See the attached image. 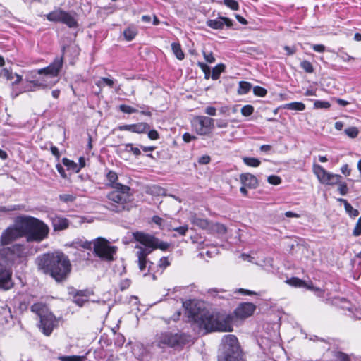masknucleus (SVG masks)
<instances>
[{"mask_svg": "<svg viewBox=\"0 0 361 361\" xmlns=\"http://www.w3.org/2000/svg\"><path fill=\"white\" fill-rule=\"evenodd\" d=\"M38 269L56 282L66 281L71 271L68 257L61 252L44 254L37 258Z\"/></svg>", "mask_w": 361, "mask_h": 361, "instance_id": "f257e3e1", "label": "nucleus"}, {"mask_svg": "<svg viewBox=\"0 0 361 361\" xmlns=\"http://www.w3.org/2000/svg\"><path fill=\"white\" fill-rule=\"evenodd\" d=\"M190 317L200 329L206 333L212 331L230 332L233 331V317L227 314H211L209 312L190 311Z\"/></svg>", "mask_w": 361, "mask_h": 361, "instance_id": "f03ea898", "label": "nucleus"}, {"mask_svg": "<svg viewBox=\"0 0 361 361\" xmlns=\"http://www.w3.org/2000/svg\"><path fill=\"white\" fill-rule=\"evenodd\" d=\"M21 216L27 242L40 243L47 238L49 228L44 221L31 216Z\"/></svg>", "mask_w": 361, "mask_h": 361, "instance_id": "7ed1b4c3", "label": "nucleus"}, {"mask_svg": "<svg viewBox=\"0 0 361 361\" xmlns=\"http://www.w3.org/2000/svg\"><path fill=\"white\" fill-rule=\"evenodd\" d=\"M218 361H247L235 335L228 334L222 338Z\"/></svg>", "mask_w": 361, "mask_h": 361, "instance_id": "20e7f679", "label": "nucleus"}, {"mask_svg": "<svg viewBox=\"0 0 361 361\" xmlns=\"http://www.w3.org/2000/svg\"><path fill=\"white\" fill-rule=\"evenodd\" d=\"M115 190L111 191L107 195L108 202L106 208L115 212H121L129 210L128 203L130 202V188L128 185L117 184Z\"/></svg>", "mask_w": 361, "mask_h": 361, "instance_id": "39448f33", "label": "nucleus"}, {"mask_svg": "<svg viewBox=\"0 0 361 361\" xmlns=\"http://www.w3.org/2000/svg\"><path fill=\"white\" fill-rule=\"evenodd\" d=\"M189 341V336L183 333L161 331L156 335L155 343L160 348L183 346Z\"/></svg>", "mask_w": 361, "mask_h": 361, "instance_id": "423d86ee", "label": "nucleus"}, {"mask_svg": "<svg viewBox=\"0 0 361 361\" xmlns=\"http://www.w3.org/2000/svg\"><path fill=\"white\" fill-rule=\"evenodd\" d=\"M117 252V247L111 245L109 242L102 237L93 240V252L101 260L112 262L115 259L114 255Z\"/></svg>", "mask_w": 361, "mask_h": 361, "instance_id": "0eeeda50", "label": "nucleus"}, {"mask_svg": "<svg viewBox=\"0 0 361 361\" xmlns=\"http://www.w3.org/2000/svg\"><path fill=\"white\" fill-rule=\"evenodd\" d=\"M25 237L22 216L16 217L13 225L5 229L0 237V244L7 245L16 240Z\"/></svg>", "mask_w": 361, "mask_h": 361, "instance_id": "6e6552de", "label": "nucleus"}, {"mask_svg": "<svg viewBox=\"0 0 361 361\" xmlns=\"http://www.w3.org/2000/svg\"><path fill=\"white\" fill-rule=\"evenodd\" d=\"M4 250H8L7 255L11 264L21 263L26 259L28 255L32 254L27 246L18 243L9 247H4Z\"/></svg>", "mask_w": 361, "mask_h": 361, "instance_id": "1a4fd4ad", "label": "nucleus"}, {"mask_svg": "<svg viewBox=\"0 0 361 361\" xmlns=\"http://www.w3.org/2000/svg\"><path fill=\"white\" fill-rule=\"evenodd\" d=\"M313 171L314 173L317 176L319 182L324 185H337L342 178L341 176L338 174H334L328 172L324 169V167L317 164H313Z\"/></svg>", "mask_w": 361, "mask_h": 361, "instance_id": "9d476101", "label": "nucleus"}, {"mask_svg": "<svg viewBox=\"0 0 361 361\" xmlns=\"http://www.w3.org/2000/svg\"><path fill=\"white\" fill-rule=\"evenodd\" d=\"M214 119L204 116H195L192 121V126L196 133L200 135L210 133L214 128Z\"/></svg>", "mask_w": 361, "mask_h": 361, "instance_id": "9b49d317", "label": "nucleus"}, {"mask_svg": "<svg viewBox=\"0 0 361 361\" xmlns=\"http://www.w3.org/2000/svg\"><path fill=\"white\" fill-rule=\"evenodd\" d=\"M65 51L66 47H63L62 49L63 56L60 58H56L54 61L47 67L38 70V73L45 74L47 75L46 78L47 80L49 75L51 77L57 76L63 66V58L65 54Z\"/></svg>", "mask_w": 361, "mask_h": 361, "instance_id": "f8f14e48", "label": "nucleus"}, {"mask_svg": "<svg viewBox=\"0 0 361 361\" xmlns=\"http://www.w3.org/2000/svg\"><path fill=\"white\" fill-rule=\"evenodd\" d=\"M55 322L54 316L52 314L47 313L41 315L38 326L45 336H49L54 329Z\"/></svg>", "mask_w": 361, "mask_h": 361, "instance_id": "ddd939ff", "label": "nucleus"}, {"mask_svg": "<svg viewBox=\"0 0 361 361\" xmlns=\"http://www.w3.org/2000/svg\"><path fill=\"white\" fill-rule=\"evenodd\" d=\"M256 309V306L252 302H243L240 304L234 311L237 318L245 319L251 316Z\"/></svg>", "mask_w": 361, "mask_h": 361, "instance_id": "4468645a", "label": "nucleus"}, {"mask_svg": "<svg viewBox=\"0 0 361 361\" xmlns=\"http://www.w3.org/2000/svg\"><path fill=\"white\" fill-rule=\"evenodd\" d=\"M133 235L136 241L140 243L145 247L154 248L155 243H157V238L148 233L137 231L134 232Z\"/></svg>", "mask_w": 361, "mask_h": 361, "instance_id": "2eb2a0df", "label": "nucleus"}, {"mask_svg": "<svg viewBox=\"0 0 361 361\" xmlns=\"http://www.w3.org/2000/svg\"><path fill=\"white\" fill-rule=\"evenodd\" d=\"M12 271L11 269L0 270V289L3 290H8L14 286L12 279Z\"/></svg>", "mask_w": 361, "mask_h": 361, "instance_id": "dca6fc26", "label": "nucleus"}, {"mask_svg": "<svg viewBox=\"0 0 361 361\" xmlns=\"http://www.w3.org/2000/svg\"><path fill=\"white\" fill-rule=\"evenodd\" d=\"M206 25L209 27L214 30H222L224 25L227 27H231L233 26V22L228 18L219 16L217 18L214 20H207Z\"/></svg>", "mask_w": 361, "mask_h": 361, "instance_id": "f3484780", "label": "nucleus"}, {"mask_svg": "<svg viewBox=\"0 0 361 361\" xmlns=\"http://www.w3.org/2000/svg\"><path fill=\"white\" fill-rule=\"evenodd\" d=\"M28 81L30 82V85L27 87L28 91H35L37 90L46 89V88L50 89L56 82H56L48 81L45 78L36 79V80H30Z\"/></svg>", "mask_w": 361, "mask_h": 361, "instance_id": "a211bd4d", "label": "nucleus"}, {"mask_svg": "<svg viewBox=\"0 0 361 361\" xmlns=\"http://www.w3.org/2000/svg\"><path fill=\"white\" fill-rule=\"evenodd\" d=\"M239 180L241 185L247 186L249 189H255L259 186V180L257 177L250 173H241Z\"/></svg>", "mask_w": 361, "mask_h": 361, "instance_id": "6ab92c4d", "label": "nucleus"}, {"mask_svg": "<svg viewBox=\"0 0 361 361\" xmlns=\"http://www.w3.org/2000/svg\"><path fill=\"white\" fill-rule=\"evenodd\" d=\"M92 291L85 289L75 290L73 296V302L79 307H82L84 304L89 301V298L92 295Z\"/></svg>", "mask_w": 361, "mask_h": 361, "instance_id": "aec40b11", "label": "nucleus"}, {"mask_svg": "<svg viewBox=\"0 0 361 361\" xmlns=\"http://www.w3.org/2000/svg\"><path fill=\"white\" fill-rule=\"evenodd\" d=\"M54 231H63L68 228L70 221L68 219L55 215L51 217Z\"/></svg>", "mask_w": 361, "mask_h": 361, "instance_id": "412c9836", "label": "nucleus"}, {"mask_svg": "<svg viewBox=\"0 0 361 361\" xmlns=\"http://www.w3.org/2000/svg\"><path fill=\"white\" fill-rule=\"evenodd\" d=\"M338 201L343 203L345 212L349 215L351 218H355L359 215V211L357 209H354L352 205L345 199L338 198Z\"/></svg>", "mask_w": 361, "mask_h": 361, "instance_id": "4be33fe9", "label": "nucleus"}, {"mask_svg": "<svg viewBox=\"0 0 361 361\" xmlns=\"http://www.w3.org/2000/svg\"><path fill=\"white\" fill-rule=\"evenodd\" d=\"M8 252V250H4V247L0 249V270L10 269L11 263L7 255Z\"/></svg>", "mask_w": 361, "mask_h": 361, "instance_id": "5701e85b", "label": "nucleus"}, {"mask_svg": "<svg viewBox=\"0 0 361 361\" xmlns=\"http://www.w3.org/2000/svg\"><path fill=\"white\" fill-rule=\"evenodd\" d=\"M191 223L200 228L205 229L209 227V221L206 219L198 217L196 214L190 217Z\"/></svg>", "mask_w": 361, "mask_h": 361, "instance_id": "b1692460", "label": "nucleus"}, {"mask_svg": "<svg viewBox=\"0 0 361 361\" xmlns=\"http://www.w3.org/2000/svg\"><path fill=\"white\" fill-rule=\"evenodd\" d=\"M61 23L66 24L68 27L73 28L78 26V22L69 13L65 11Z\"/></svg>", "mask_w": 361, "mask_h": 361, "instance_id": "393cba45", "label": "nucleus"}, {"mask_svg": "<svg viewBox=\"0 0 361 361\" xmlns=\"http://www.w3.org/2000/svg\"><path fill=\"white\" fill-rule=\"evenodd\" d=\"M64 12V11L60 8L54 10L47 15V18L51 22L61 23Z\"/></svg>", "mask_w": 361, "mask_h": 361, "instance_id": "a878e982", "label": "nucleus"}, {"mask_svg": "<svg viewBox=\"0 0 361 361\" xmlns=\"http://www.w3.org/2000/svg\"><path fill=\"white\" fill-rule=\"evenodd\" d=\"M284 109L302 111L305 109V105L300 102H294L285 104L283 106Z\"/></svg>", "mask_w": 361, "mask_h": 361, "instance_id": "bb28decb", "label": "nucleus"}, {"mask_svg": "<svg viewBox=\"0 0 361 361\" xmlns=\"http://www.w3.org/2000/svg\"><path fill=\"white\" fill-rule=\"evenodd\" d=\"M106 178L109 181V183L107 185L113 188H116L117 184H121L120 183L116 182V180H118V175L114 171H108L106 174Z\"/></svg>", "mask_w": 361, "mask_h": 361, "instance_id": "cd10ccee", "label": "nucleus"}, {"mask_svg": "<svg viewBox=\"0 0 361 361\" xmlns=\"http://www.w3.org/2000/svg\"><path fill=\"white\" fill-rule=\"evenodd\" d=\"M288 284L297 288H306L309 286L305 281L298 278L292 277L286 281Z\"/></svg>", "mask_w": 361, "mask_h": 361, "instance_id": "c85d7f7f", "label": "nucleus"}, {"mask_svg": "<svg viewBox=\"0 0 361 361\" xmlns=\"http://www.w3.org/2000/svg\"><path fill=\"white\" fill-rule=\"evenodd\" d=\"M62 163L67 167L68 170H71L75 173H78L80 171V167L78 164L67 158H63Z\"/></svg>", "mask_w": 361, "mask_h": 361, "instance_id": "c756f323", "label": "nucleus"}, {"mask_svg": "<svg viewBox=\"0 0 361 361\" xmlns=\"http://www.w3.org/2000/svg\"><path fill=\"white\" fill-rule=\"evenodd\" d=\"M149 193L152 195L165 196L166 195V190L159 185H154L149 187Z\"/></svg>", "mask_w": 361, "mask_h": 361, "instance_id": "7c9ffc66", "label": "nucleus"}, {"mask_svg": "<svg viewBox=\"0 0 361 361\" xmlns=\"http://www.w3.org/2000/svg\"><path fill=\"white\" fill-rule=\"evenodd\" d=\"M171 49L176 57L178 60H183L184 59L185 55L179 43L173 42L171 44Z\"/></svg>", "mask_w": 361, "mask_h": 361, "instance_id": "2f4dec72", "label": "nucleus"}, {"mask_svg": "<svg viewBox=\"0 0 361 361\" xmlns=\"http://www.w3.org/2000/svg\"><path fill=\"white\" fill-rule=\"evenodd\" d=\"M225 68L226 66L223 63H219L214 66L212 69V73L211 75L212 79L214 80H218L221 73L225 71Z\"/></svg>", "mask_w": 361, "mask_h": 361, "instance_id": "473e14b6", "label": "nucleus"}, {"mask_svg": "<svg viewBox=\"0 0 361 361\" xmlns=\"http://www.w3.org/2000/svg\"><path fill=\"white\" fill-rule=\"evenodd\" d=\"M150 128L149 125L147 123L141 122L133 124V133H143Z\"/></svg>", "mask_w": 361, "mask_h": 361, "instance_id": "72a5a7b5", "label": "nucleus"}, {"mask_svg": "<svg viewBox=\"0 0 361 361\" xmlns=\"http://www.w3.org/2000/svg\"><path fill=\"white\" fill-rule=\"evenodd\" d=\"M135 248L138 249L136 252V256H140L141 257L147 258V257L154 250L155 248L150 247H140L135 246Z\"/></svg>", "mask_w": 361, "mask_h": 361, "instance_id": "f704fd0d", "label": "nucleus"}, {"mask_svg": "<svg viewBox=\"0 0 361 361\" xmlns=\"http://www.w3.org/2000/svg\"><path fill=\"white\" fill-rule=\"evenodd\" d=\"M114 81L108 78H101L96 82V85L99 87L100 90L104 87V85H107L109 87H113Z\"/></svg>", "mask_w": 361, "mask_h": 361, "instance_id": "c9c22d12", "label": "nucleus"}, {"mask_svg": "<svg viewBox=\"0 0 361 361\" xmlns=\"http://www.w3.org/2000/svg\"><path fill=\"white\" fill-rule=\"evenodd\" d=\"M45 306L42 303H35L31 306V311L36 313L39 317H41V315L46 314L44 313Z\"/></svg>", "mask_w": 361, "mask_h": 361, "instance_id": "e433bc0d", "label": "nucleus"}, {"mask_svg": "<svg viewBox=\"0 0 361 361\" xmlns=\"http://www.w3.org/2000/svg\"><path fill=\"white\" fill-rule=\"evenodd\" d=\"M252 88V85L246 81H240L239 82V87L238 92L239 94H247Z\"/></svg>", "mask_w": 361, "mask_h": 361, "instance_id": "4c0bfd02", "label": "nucleus"}, {"mask_svg": "<svg viewBox=\"0 0 361 361\" xmlns=\"http://www.w3.org/2000/svg\"><path fill=\"white\" fill-rule=\"evenodd\" d=\"M243 161L247 166L252 167H257L261 164V161L255 157H245L243 158Z\"/></svg>", "mask_w": 361, "mask_h": 361, "instance_id": "58836bf2", "label": "nucleus"}, {"mask_svg": "<svg viewBox=\"0 0 361 361\" xmlns=\"http://www.w3.org/2000/svg\"><path fill=\"white\" fill-rule=\"evenodd\" d=\"M24 209V206L22 204L10 205L8 207L0 206V212H8L13 211H20Z\"/></svg>", "mask_w": 361, "mask_h": 361, "instance_id": "ea45409f", "label": "nucleus"}, {"mask_svg": "<svg viewBox=\"0 0 361 361\" xmlns=\"http://www.w3.org/2000/svg\"><path fill=\"white\" fill-rule=\"evenodd\" d=\"M136 35L137 31L135 30V29L128 27L123 31L124 37L128 41L133 40L136 36Z\"/></svg>", "mask_w": 361, "mask_h": 361, "instance_id": "a19ab883", "label": "nucleus"}, {"mask_svg": "<svg viewBox=\"0 0 361 361\" xmlns=\"http://www.w3.org/2000/svg\"><path fill=\"white\" fill-rule=\"evenodd\" d=\"M300 67L308 73H312L314 72L312 64L307 60H304L300 63Z\"/></svg>", "mask_w": 361, "mask_h": 361, "instance_id": "79ce46f5", "label": "nucleus"}, {"mask_svg": "<svg viewBox=\"0 0 361 361\" xmlns=\"http://www.w3.org/2000/svg\"><path fill=\"white\" fill-rule=\"evenodd\" d=\"M59 200L65 203L73 202L75 200L76 197L71 194H62L59 196Z\"/></svg>", "mask_w": 361, "mask_h": 361, "instance_id": "37998d69", "label": "nucleus"}, {"mask_svg": "<svg viewBox=\"0 0 361 361\" xmlns=\"http://www.w3.org/2000/svg\"><path fill=\"white\" fill-rule=\"evenodd\" d=\"M307 289L308 290H310L313 292H314L315 295L317 296V297H319V298H323L324 297V290L319 288H316L314 287L312 283H310V284H309L308 286H307Z\"/></svg>", "mask_w": 361, "mask_h": 361, "instance_id": "c03bdc74", "label": "nucleus"}, {"mask_svg": "<svg viewBox=\"0 0 361 361\" xmlns=\"http://www.w3.org/2000/svg\"><path fill=\"white\" fill-rule=\"evenodd\" d=\"M345 133L348 137L355 138L358 135L359 130L356 127H350L345 130Z\"/></svg>", "mask_w": 361, "mask_h": 361, "instance_id": "a18cd8bd", "label": "nucleus"}, {"mask_svg": "<svg viewBox=\"0 0 361 361\" xmlns=\"http://www.w3.org/2000/svg\"><path fill=\"white\" fill-rule=\"evenodd\" d=\"M224 4L233 11L239 9V4L235 0H224Z\"/></svg>", "mask_w": 361, "mask_h": 361, "instance_id": "49530a36", "label": "nucleus"}, {"mask_svg": "<svg viewBox=\"0 0 361 361\" xmlns=\"http://www.w3.org/2000/svg\"><path fill=\"white\" fill-rule=\"evenodd\" d=\"M314 106L316 109H329L331 104L329 102L316 100L314 103Z\"/></svg>", "mask_w": 361, "mask_h": 361, "instance_id": "de8ad7c7", "label": "nucleus"}, {"mask_svg": "<svg viewBox=\"0 0 361 361\" xmlns=\"http://www.w3.org/2000/svg\"><path fill=\"white\" fill-rule=\"evenodd\" d=\"M125 147L126 151L132 152L135 156H139L141 154L140 149L138 147H134L131 143L125 145Z\"/></svg>", "mask_w": 361, "mask_h": 361, "instance_id": "09e8293b", "label": "nucleus"}, {"mask_svg": "<svg viewBox=\"0 0 361 361\" xmlns=\"http://www.w3.org/2000/svg\"><path fill=\"white\" fill-rule=\"evenodd\" d=\"M254 111V107L252 105H245L241 108V114L244 116H250Z\"/></svg>", "mask_w": 361, "mask_h": 361, "instance_id": "8fccbe9b", "label": "nucleus"}, {"mask_svg": "<svg viewBox=\"0 0 361 361\" xmlns=\"http://www.w3.org/2000/svg\"><path fill=\"white\" fill-rule=\"evenodd\" d=\"M337 185H338V191L341 195H345L348 192V188L346 183L340 180Z\"/></svg>", "mask_w": 361, "mask_h": 361, "instance_id": "3c124183", "label": "nucleus"}, {"mask_svg": "<svg viewBox=\"0 0 361 361\" xmlns=\"http://www.w3.org/2000/svg\"><path fill=\"white\" fill-rule=\"evenodd\" d=\"M119 109L122 112L126 113V114H133V113H136L138 111L136 109H135L130 106L126 105V104L120 105Z\"/></svg>", "mask_w": 361, "mask_h": 361, "instance_id": "603ef678", "label": "nucleus"}, {"mask_svg": "<svg viewBox=\"0 0 361 361\" xmlns=\"http://www.w3.org/2000/svg\"><path fill=\"white\" fill-rule=\"evenodd\" d=\"M253 93L256 96L264 97L267 94V91L262 87L255 86L253 88Z\"/></svg>", "mask_w": 361, "mask_h": 361, "instance_id": "864d4df0", "label": "nucleus"}, {"mask_svg": "<svg viewBox=\"0 0 361 361\" xmlns=\"http://www.w3.org/2000/svg\"><path fill=\"white\" fill-rule=\"evenodd\" d=\"M169 246H170L169 243H168L166 242H164V241H160L157 238V243H155L154 248L155 249H160V250H161L163 251H165V250H168Z\"/></svg>", "mask_w": 361, "mask_h": 361, "instance_id": "5fc2aeb1", "label": "nucleus"}, {"mask_svg": "<svg viewBox=\"0 0 361 361\" xmlns=\"http://www.w3.org/2000/svg\"><path fill=\"white\" fill-rule=\"evenodd\" d=\"M83 357L78 355L62 356L59 357L61 361H82Z\"/></svg>", "mask_w": 361, "mask_h": 361, "instance_id": "6e6d98bb", "label": "nucleus"}, {"mask_svg": "<svg viewBox=\"0 0 361 361\" xmlns=\"http://www.w3.org/2000/svg\"><path fill=\"white\" fill-rule=\"evenodd\" d=\"M267 181L271 185H277L281 183V179L278 176L271 175L268 177Z\"/></svg>", "mask_w": 361, "mask_h": 361, "instance_id": "4d7b16f0", "label": "nucleus"}, {"mask_svg": "<svg viewBox=\"0 0 361 361\" xmlns=\"http://www.w3.org/2000/svg\"><path fill=\"white\" fill-rule=\"evenodd\" d=\"M0 77L6 78L7 80H12L13 78V74L7 68H3L0 71Z\"/></svg>", "mask_w": 361, "mask_h": 361, "instance_id": "13d9d810", "label": "nucleus"}, {"mask_svg": "<svg viewBox=\"0 0 361 361\" xmlns=\"http://www.w3.org/2000/svg\"><path fill=\"white\" fill-rule=\"evenodd\" d=\"M354 236H359L361 235V217H360L355 224V226L353 231Z\"/></svg>", "mask_w": 361, "mask_h": 361, "instance_id": "bf43d9fd", "label": "nucleus"}, {"mask_svg": "<svg viewBox=\"0 0 361 361\" xmlns=\"http://www.w3.org/2000/svg\"><path fill=\"white\" fill-rule=\"evenodd\" d=\"M138 258V265L140 271H144L146 269L147 260V258L141 257L140 256H137Z\"/></svg>", "mask_w": 361, "mask_h": 361, "instance_id": "052dcab7", "label": "nucleus"}, {"mask_svg": "<svg viewBox=\"0 0 361 361\" xmlns=\"http://www.w3.org/2000/svg\"><path fill=\"white\" fill-rule=\"evenodd\" d=\"M335 357L341 361H349L350 358L348 355L345 353L337 351L335 353Z\"/></svg>", "mask_w": 361, "mask_h": 361, "instance_id": "680f3d73", "label": "nucleus"}, {"mask_svg": "<svg viewBox=\"0 0 361 361\" xmlns=\"http://www.w3.org/2000/svg\"><path fill=\"white\" fill-rule=\"evenodd\" d=\"M203 56H204V58L205 59V61L207 62V63H214L215 61V58L213 56V54L212 52H206V51H203Z\"/></svg>", "mask_w": 361, "mask_h": 361, "instance_id": "e2e57ef3", "label": "nucleus"}, {"mask_svg": "<svg viewBox=\"0 0 361 361\" xmlns=\"http://www.w3.org/2000/svg\"><path fill=\"white\" fill-rule=\"evenodd\" d=\"M130 283H131V281L128 279H126L121 281L120 284H119L120 289L121 290H124L127 289L130 286Z\"/></svg>", "mask_w": 361, "mask_h": 361, "instance_id": "0e129e2a", "label": "nucleus"}, {"mask_svg": "<svg viewBox=\"0 0 361 361\" xmlns=\"http://www.w3.org/2000/svg\"><path fill=\"white\" fill-rule=\"evenodd\" d=\"M159 267L162 268V269H165L168 266L170 265V262L168 260V258L166 257H161L160 259H159Z\"/></svg>", "mask_w": 361, "mask_h": 361, "instance_id": "69168bd1", "label": "nucleus"}, {"mask_svg": "<svg viewBox=\"0 0 361 361\" xmlns=\"http://www.w3.org/2000/svg\"><path fill=\"white\" fill-rule=\"evenodd\" d=\"M174 231L178 232L180 235H185L188 230V226H182L173 228Z\"/></svg>", "mask_w": 361, "mask_h": 361, "instance_id": "338daca9", "label": "nucleus"}, {"mask_svg": "<svg viewBox=\"0 0 361 361\" xmlns=\"http://www.w3.org/2000/svg\"><path fill=\"white\" fill-rule=\"evenodd\" d=\"M92 245H93V242L88 241V240H84V241L81 240L79 243V246H80L81 247L86 249V250H91Z\"/></svg>", "mask_w": 361, "mask_h": 361, "instance_id": "774afa93", "label": "nucleus"}]
</instances>
